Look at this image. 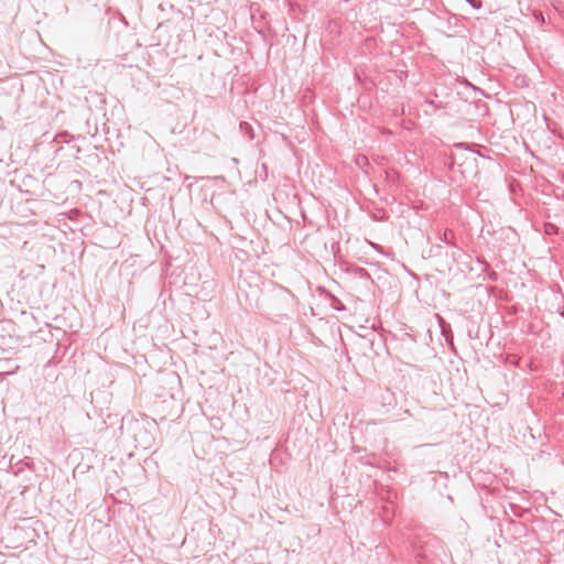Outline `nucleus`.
I'll return each mask as SVG.
<instances>
[{
    "mask_svg": "<svg viewBox=\"0 0 564 564\" xmlns=\"http://www.w3.org/2000/svg\"><path fill=\"white\" fill-rule=\"evenodd\" d=\"M241 133L247 137L249 140L254 139V133L252 127L248 122H240L239 124Z\"/></svg>",
    "mask_w": 564,
    "mask_h": 564,
    "instance_id": "f257e3e1",
    "label": "nucleus"
},
{
    "mask_svg": "<svg viewBox=\"0 0 564 564\" xmlns=\"http://www.w3.org/2000/svg\"><path fill=\"white\" fill-rule=\"evenodd\" d=\"M454 238V232L451 229H446L441 237V240L448 245H455L452 239Z\"/></svg>",
    "mask_w": 564,
    "mask_h": 564,
    "instance_id": "f03ea898",
    "label": "nucleus"
},
{
    "mask_svg": "<svg viewBox=\"0 0 564 564\" xmlns=\"http://www.w3.org/2000/svg\"><path fill=\"white\" fill-rule=\"evenodd\" d=\"M474 8L479 9L480 2H475L474 0H467Z\"/></svg>",
    "mask_w": 564,
    "mask_h": 564,
    "instance_id": "7ed1b4c3",
    "label": "nucleus"
},
{
    "mask_svg": "<svg viewBox=\"0 0 564 564\" xmlns=\"http://www.w3.org/2000/svg\"><path fill=\"white\" fill-rule=\"evenodd\" d=\"M438 319H440V323H441V327H442V333L445 334V322L442 317L438 316Z\"/></svg>",
    "mask_w": 564,
    "mask_h": 564,
    "instance_id": "20e7f679",
    "label": "nucleus"
},
{
    "mask_svg": "<svg viewBox=\"0 0 564 564\" xmlns=\"http://www.w3.org/2000/svg\"><path fill=\"white\" fill-rule=\"evenodd\" d=\"M366 156H362L361 160H357V163H364V161H366Z\"/></svg>",
    "mask_w": 564,
    "mask_h": 564,
    "instance_id": "39448f33",
    "label": "nucleus"
},
{
    "mask_svg": "<svg viewBox=\"0 0 564 564\" xmlns=\"http://www.w3.org/2000/svg\"><path fill=\"white\" fill-rule=\"evenodd\" d=\"M366 156H362L361 160H357V163H364V161H366Z\"/></svg>",
    "mask_w": 564,
    "mask_h": 564,
    "instance_id": "423d86ee",
    "label": "nucleus"
},
{
    "mask_svg": "<svg viewBox=\"0 0 564 564\" xmlns=\"http://www.w3.org/2000/svg\"><path fill=\"white\" fill-rule=\"evenodd\" d=\"M366 156H362L361 160H357V163H364V161H366Z\"/></svg>",
    "mask_w": 564,
    "mask_h": 564,
    "instance_id": "0eeeda50",
    "label": "nucleus"
},
{
    "mask_svg": "<svg viewBox=\"0 0 564 564\" xmlns=\"http://www.w3.org/2000/svg\"><path fill=\"white\" fill-rule=\"evenodd\" d=\"M539 20H541L542 22H544V17H543L542 14H540Z\"/></svg>",
    "mask_w": 564,
    "mask_h": 564,
    "instance_id": "6e6552de",
    "label": "nucleus"
},
{
    "mask_svg": "<svg viewBox=\"0 0 564 564\" xmlns=\"http://www.w3.org/2000/svg\"><path fill=\"white\" fill-rule=\"evenodd\" d=\"M539 20H541L542 22H544V17H543L542 14H540Z\"/></svg>",
    "mask_w": 564,
    "mask_h": 564,
    "instance_id": "1a4fd4ad",
    "label": "nucleus"
},
{
    "mask_svg": "<svg viewBox=\"0 0 564 564\" xmlns=\"http://www.w3.org/2000/svg\"><path fill=\"white\" fill-rule=\"evenodd\" d=\"M17 369H19V366H15V368H14L13 372H14ZM7 373H12V371H8Z\"/></svg>",
    "mask_w": 564,
    "mask_h": 564,
    "instance_id": "9d476101",
    "label": "nucleus"
},
{
    "mask_svg": "<svg viewBox=\"0 0 564 564\" xmlns=\"http://www.w3.org/2000/svg\"><path fill=\"white\" fill-rule=\"evenodd\" d=\"M563 317H564V312L562 313Z\"/></svg>",
    "mask_w": 564,
    "mask_h": 564,
    "instance_id": "9b49d317",
    "label": "nucleus"
}]
</instances>
